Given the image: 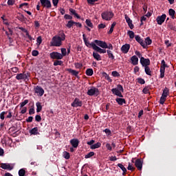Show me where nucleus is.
<instances>
[{"label":"nucleus","instance_id":"nucleus-49","mask_svg":"<svg viewBox=\"0 0 176 176\" xmlns=\"http://www.w3.org/2000/svg\"><path fill=\"white\" fill-rule=\"evenodd\" d=\"M19 176H24V175H25V170L24 169L19 170Z\"/></svg>","mask_w":176,"mask_h":176},{"label":"nucleus","instance_id":"nucleus-47","mask_svg":"<svg viewBox=\"0 0 176 176\" xmlns=\"http://www.w3.org/2000/svg\"><path fill=\"white\" fill-rule=\"evenodd\" d=\"M138 82L140 83V85H145V80H144V78H138Z\"/></svg>","mask_w":176,"mask_h":176},{"label":"nucleus","instance_id":"nucleus-54","mask_svg":"<svg viewBox=\"0 0 176 176\" xmlns=\"http://www.w3.org/2000/svg\"><path fill=\"white\" fill-rule=\"evenodd\" d=\"M39 54V52H38V50H33L32 52V56H33L34 57H36V56H38Z\"/></svg>","mask_w":176,"mask_h":176},{"label":"nucleus","instance_id":"nucleus-11","mask_svg":"<svg viewBox=\"0 0 176 176\" xmlns=\"http://www.w3.org/2000/svg\"><path fill=\"white\" fill-rule=\"evenodd\" d=\"M166 17H167L166 14H163L161 16H157L156 21H157V24L159 25H162V24H163V23H164V21H166Z\"/></svg>","mask_w":176,"mask_h":176},{"label":"nucleus","instance_id":"nucleus-34","mask_svg":"<svg viewBox=\"0 0 176 176\" xmlns=\"http://www.w3.org/2000/svg\"><path fill=\"white\" fill-rule=\"evenodd\" d=\"M93 74H94L93 69H87L86 70V75H87V76H93Z\"/></svg>","mask_w":176,"mask_h":176},{"label":"nucleus","instance_id":"nucleus-13","mask_svg":"<svg viewBox=\"0 0 176 176\" xmlns=\"http://www.w3.org/2000/svg\"><path fill=\"white\" fill-rule=\"evenodd\" d=\"M41 4L46 9H50L52 8V2L50 0H40Z\"/></svg>","mask_w":176,"mask_h":176},{"label":"nucleus","instance_id":"nucleus-36","mask_svg":"<svg viewBox=\"0 0 176 176\" xmlns=\"http://www.w3.org/2000/svg\"><path fill=\"white\" fill-rule=\"evenodd\" d=\"M102 75L106 80H108L109 82H112V79L111 78V77H109V75H108V74H107L106 72H103Z\"/></svg>","mask_w":176,"mask_h":176},{"label":"nucleus","instance_id":"nucleus-40","mask_svg":"<svg viewBox=\"0 0 176 176\" xmlns=\"http://www.w3.org/2000/svg\"><path fill=\"white\" fill-rule=\"evenodd\" d=\"M111 75L114 78H119V77H120V74H119V72H118L117 71L112 72H111Z\"/></svg>","mask_w":176,"mask_h":176},{"label":"nucleus","instance_id":"nucleus-18","mask_svg":"<svg viewBox=\"0 0 176 176\" xmlns=\"http://www.w3.org/2000/svg\"><path fill=\"white\" fill-rule=\"evenodd\" d=\"M0 167L3 168V170H13V167L10 166V164H1Z\"/></svg>","mask_w":176,"mask_h":176},{"label":"nucleus","instance_id":"nucleus-45","mask_svg":"<svg viewBox=\"0 0 176 176\" xmlns=\"http://www.w3.org/2000/svg\"><path fill=\"white\" fill-rule=\"evenodd\" d=\"M60 52H61V55L63 56V58L65 56H67V49L65 48H61L60 49Z\"/></svg>","mask_w":176,"mask_h":176},{"label":"nucleus","instance_id":"nucleus-57","mask_svg":"<svg viewBox=\"0 0 176 176\" xmlns=\"http://www.w3.org/2000/svg\"><path fill=\"white\" fill-rule=\"evenodd\" d=\"M106 148H107V151H112V149H113L112 146L109 143L106 144Z\"/></svg>","mask_w":176,"mask_h":176},{"label":"nucleus","instance_id":"nucleus-31","mask_svg":"<svg viewBox=\"0 0 176 176\" xmlns=\"http://www.w3.org/2000/svg\"><path fill=\"white\" fill-rule=\"evenodd\" d=\"M118 166L120 167V168H121V170L123 171L122 175H124V174L127 173V169H126V168L124 167V166H123V164H118Z\"/></svg>","mask_w":176,"mask_h":176},{"label":"nucleus","instance_id":"nucleus-14","mask_svg":"<svg viewBox=\"0 0 176 176\" xmlns=\"http://www.w3.org/2000/svg\"><path fill=\"white\" fill-rule=\"evenodd\" d=\"M94 42L96 45L100 46V47H102V49H105V47H107V43L105 41L95 40Z\"/></svg>","mask_w":176,"mask_h":176},{"label":"nucleus","instance_id":"nucleus-58","mask_svg":"<svg viewBox=\"0 0 176 176\" xmlns=\"http://www.w3.org/2000/svg\"><path fill=\"white\" fill-rule=\"evenodd\" d=\"M34 120V117L30 116L26 119L27 123H31Z\"/></svg>","mask_w":176,"mask_h":176},{"label":"nucleus","instance_id":"nucleus-53","mask_svg":"<svg viewBox=\"0 0 176 176\" xmlns=\"http://www.w3.org/2000/svg\"><path fill=\"white\" fill-rule=\"evenodd\" d=\"M35 120H36V122H41L42 121V117H41V116L40 115H36V116H35Z\"/></svg>","mask_w":176,"mask_h":176},{"label":"nucleus","instance_id":"nucleus-12","mask_svg":"<svg viewBox=\"0 0 176 176\" xmlns=\"http://www.w3.org/2000/svg\"><path fill=\"white\" fill-rule=\"evenodd\" d=\"M34 92L39 97H42V96H43V94H45V90L43 89V88H42L40 86H36V88L34 89Z\"/></svg>","mask_w":176,"mask_h":176},{"label":"nucleus","instance_id":"nucleus-43","mask_svg":"<svg viewBox=\"0 0 176 176\" xmlns=\"http://www.w3.org/2000/svg\"><path fill=\"white\" fill-rule=\"evenodd\" d=\"M8 113V111H2L0 113V119L1 120H5V116Z\"/></svg>","mask_w":176,"mask_h":176},{"label":"nucleus","instance_id":"nucleus-16","mask_svg":"<svg viewBox=\"0 0 176 176\" xmlns=\"http://www.w3.org/2000/svg\"><path fill=\"white\" fill-rule=\"evenodd\" d=\"M129 50H130V44H124L121 47V51L124 54H126L129 53Z\"/></svg>","mask_w":176,"mask_h":176},{"label":"nucleus","instance_id":"nucleus-63","mask_svg":"<svg viewBox=\"0 0 176 176\" xmlns=\"http://www.w3.org/2000/svg\"><path fill=\"white\" fill-rule=\"evenodd\" d=\"M164 72H166V70L160 69V78H164Z\"/></svg>","mask_w":176,"mask_h":176},{"label":"nucleus","instance_id":"nucleus-29","mask_svg":"<svg viewBox=\"0 0 176 176\" xmlns=\"http://www.w3.org/2000/svg\"><path fill=\"white\" fill-rule=\"evenodd\" d=\"M168 93H169L168 88L165 87L164 89L163 90L162 97L167 98V96H168Z\"/></svg>","mask_w":176,"mask_h":176},{"label":"nucleus","instance_id":"nucleus-60","mask_svg":"<svg viewBox=\"0 0 176 176\" xmlns=\"http://www.w3.org/2000/svg\"><path fill=\"white\" fill-rule=\"evenodd\" d=\"M105 27H107V25H105L104 23H100L98 25V28H99V30H102L105 28Z\"/></svg>","mask_w":176,"mask_h":176},{"label":"nucleus","instance_id":"nucleus-20","mask_svg":"<svg viewBox=\"0 0 176 176\" xmlns=\"http://www.w3.org/2000/svg\"><path fill=\"white\" fill-rule=\"evenodd\" d=\"M29 133L31 135H39V131L37 126L30 130Z\"/></svg>","mask_w":176,"mask_h":176},{"label":"nucleus","instance_id":"nucleus-4","mask_svg":"<svg viewBox=\"0 0 176 176\" xmlns=\"http://www.w3.org/2000/svg\"><path fill=\"white\" fill-rule=\"evenodd\" d=\"M113 16L114 14L112 11H105L101 14L102 19L106 21H110V20H112Z\"/></svg>","mask_w":176,"mask_h":176},{"label":"nucleus","instance_id":"nucleus-27","mask_svg":"<svg viewBox=\"0 0 176 176\" xmlns=\"http://www.w3.org/2000/svg\"><path fill=\"white\" fill-rule=\"evenodd\" d=\"M54 67H57V65L63 66L64 65V62H63V60H60V59H57L54 61Z\"/></svg>","mask_w":176,"mask_h":176},{"label":"nucleus","instance_id":"nucleus-61","mask_svg":"<svg viewBox=\"0 0 176 176\" xmlns=\"http://www.w3.org/2000/svg\"><path fill=\"white\" fill-rule=\"evenodd\" d=\"M35 113V109L34 108H30L29 109V115H34Z\"/></svg>","mask_w":176,"mask_h":176},{"label":"nucleus","instance_id":"nucleus-50","mask_svg":"<svg viewBox=\"0 0 176 176\" xmlns=\"http://www.w3.org/2000/svg\"><path fill=\"white\" fill-rule=\"evenodd\" d=\"M37 45H39L42 43V36H39L36 38Z\"/></svg>","mask_w":176,"mask_h":176},{"label":"nucleus","instance_id":"nucleus-62","mask_svg":"<svg viewBox=\"0 0 176 176\" xmlns=\"http://www.w3.org/2000/svg\"><path fill=\"white\" fill-rule=\"evenodd\" d=\"M104 131L105 132L106 134H107L108 135H111V134H112V132L109 129H105L104 130Z\"/></svg>","mask_w":176,"mask_h":176},{"label":"nucleus","instance_id":"nucleus-32","mask_svg":"<svg viewBox=\"0 0 176 176\" xmlns=\"http://www.w3.org/2000/svg\"><path fill=\"white\" fill-rule=\"evenodd\" d=\"M36 112L39 113L41 111H42V104H41V102H37L36 103Z\"/></svg>","mask_w":176,"mask_h":176},{"label":"nucleus","instance_id":"nucleus-51","mask_svg":"<svg viewBox=\"0 0 176 176\" xmlns=\"http://www.w3.org/2000/svg\"><path fill=\"white\" fill-rule=\"evenodd\" d=\"M144 94H148L149 93V87H146L143 89L142 90Z\"/></svg>","mask_w":176,"mask_h":176},{"label":"nucleus","instance_id":"nucleus-46","mask_svg":"<svg viewBox=\"0 0 176 176\" xmlns=\"http://www.w3.org/2000/svg\"><path fill=\"white\" fill-rule=\"evenodd\" d=\"M104 49H109V50H113V45H112V44L111 43L106 44V47H104Z\"/></svg>","mask_w":176,"mask_h":176},{"label":"nucleus","instance_id":"nucleus-41","mask_svg":"<svg viewBox=\"0 0 176 176\" xmlns=\"http://www.w3.org/2000/svg\"><path fill=\"white\" fill-rule=\"evenodd\" d=\"M85 23L88 27L93 28V23H91V21H90V19H86Z\"/></svg>","mask_w":176,"mask_h":176},{"label":"nucleus","instance_id":"nucleus-35","mask_svg":"<svg viewBox=\"0 0 176 176\" xmlns=\"http://www.w3.org/2000/svg\"><path fill=\"white\" fill-rule=\"evenodd\" d=\"M17 19L19 21H21V23H24V21H26L27 20V18H25L23 14L18 16Z\"/></svg>","mask_w":176,"mask_h":176},{"label":"nucleus","instance_id":"nucleus-23","mask_svg":"<svg viewBox=\"0 0 176 176\" xmlns=\"http://www.w3.org/2000/svg\"><path fill=\"white\" fill-rule=\"evenodd\" d=\"M92 56L97 61H101V55H100L98 53L94 52Z\"/></svg>","mask_w":176,"mask_h":176},{"label":"nucleus","instance_id":"nucleus-59","mask_svg":"<svg viewBox=\"0 0 176 176\" xmlns=\"http://www.w3.org/2000/svg\"><path fill=\"white\" fill-rule=\"evenodd\" d=\"M89 5H94L95 2H98V0H87Z\"/></svg>","mask_w":176,"mask_h":176},{"label":"nucleus","instance_id":"nucleus-55","mask_svg":"<svg viewBox=\"0 0 176 176\" xmlns=\"http://www.w3.org/2000/svg\"><path fill=\"white\" fill-rule=\"evenodd\" d=\"M64 19H65V20H72V16H71V15H69V14H65V16H64Z\"/></svg>","mask_w":176,"mask_h":176},{"label":"nucleus","instance_id":"nucleus-56","mask_svg":"<svg viewBox=\"0 0 176 176\" xmlns=\"http://www.w3.org/2000/svg\"><path fill=\"white\" fill-rule=\"evenodd\" d=\"M74 65H75V67L77 69H80L82 68V67H83V65H82V63H76L74 64Z\"/></svg>","mask_w":176,"mask_h":176},{"label":"nucleus","instance_id":"nucleus-37","mask_svg":"<svg viewBox=\"0 0 176 176\" xmlns=\"http://www.w3.org/2000/svg\"><path fill=\"white\" fill-rule=\"evenodd\" d=\"M101 146L100 142H97L96 144H94V145L91 146V149H97V148H100Z\"/></svg>","mask_w":176,"mask_h":176},{"label":"nucleus","instance_id":"nucleus-6","mask_svg":"<svg viewBox=\"0 0 176 176\" xmlns=\"http://www.w3.org/2000/svg\"><path fill=\"white\" fill-rule=\"evenodd\" d=\"M50 57L52 60H63V56L60 52H53L50 54Z\"/></svg>","mask_w":176,"mask_h":176},{"label":"nucleus","instance_id":"nucleus-25","mask_svg":"<svg viewBox=\"0 0 176 176\" xmlns=\"http://www.w3.org/2000/svg\"><path fill=\"white\" fill-rule=\"evenodd\" d=\"M168 14L170 16L171 19H175V10H174L173 8L169 9Z\"/></svg>","mask_w":176,"mask_h":176},{"label":"nucleus","instance_id":"nucleus-9","mask_svg":"<svg viewBox=\"0 0 176 176\" xmlns=\"http://www.w3.org/2000/svg\"><path fill=\"white\" fill-rule=\"evenodd\" d=\"M135 39L138 43L143 47V49H146V45H145V42H144V39L140 36V35L135 36Z\"/></svg>","mask_w":176,"mask_h":176},{"label":"nucleus","instance_id":"nucleus-52","mask_svg":"<svg viewBox=\"0 0 176 176\" xmlns=\"http://www.w3.org/2000/svg\"><path fill=\"white\" fill-rule=\"evenodd\" d=\"M166 98L164 96H161L160 100V104H161L162 105H163V104H164V102H166Z\"/></svg>","mask_w":176,"mask_h":176},{"label":"nucleus","instance_id":"nucleus-22","mask_svg":"<svg viewBox=\"0 0 176 176\" xmlns=\"http://www.w3.org/2000/svg\"><path fill=\"white\" fill-rule=\"evenodd\" d=\"M116 101L118 104V105H122L123 104H126V100L124 98H116Z\"/></svg>","mask_w":176,"mask_h":176},{"label":"nucleus","instance_id":"nucleus-17","mask_svg":"<svg viewBox=\"0 0 176 176\" xmlns=\"http://www.w3.org/2000/svg\"><path fill=\"white\" fill-rule=\"evenodd\" d=\"M94 50L97 52V53H100V54H104V53H107V50L102 49L97 45H94Z\"/></svg>","mask_w":176,"mask_h":176},{"label":"nucleus","instance_id":"nucleus-24","mask_svg":"<svg viewBox=\"0 0 176 176\" xmlns=\"http://www.w3.org/2000/svg\"><path fill=\"white\" fill-rule=\"evenodd\" d=\"M144 72L146 75H148V76H152V71L151 70V67H149V66L144 67Z\"/></svg>","mask_w":176,"mask_h":176},{"label":"nucleus","instance_id":"nucleus-3","mask_svg":"<svg viewBox=\"0 0 176 176\" xmlns=\"http://www.w3.org/2000/svg\"><path fill=\"white\" fill-rule=\"evenodd\" d=\"M124 92V89H123V86L122 85L118 84L117 85V88H113L111 89V93L114 94V96H117V97H120L121 98H123V95L122 93Z\"/></svg>","mask_w":176,"mask_h":176},{"label":"nucleus","instance_id":"nucleus-7","mask_svg":"<svg viewBox=\"0 0 176 176\" xmlns=\"http://www.w3.org/2000/svg\"><path fill=\"white\" fill-rule=\"evenodd\" d=\"M82 37H83V41H84V43L85 44V45L87 47H92V49L94 50V46H96V43L94 42L92 43H90L87 41V39L86 38V34H82Z\"/></svg>","mask_w":176,"mask_h":176},{"label":"nucleus","instance_id":"nucleus-15","mask_svg":"<svg viewBox=\"0 0 176 176\" xmlns=\"http://www.w3.org/2000/svg\"><path fill=\"white\" fill-rule=\"evenodd\" d=\"M142 160L141 159H137L135 162V166L140 171L142 170Z\"/></svg>","mask_w":176,"mask_h":176},{"label":"nucleus","instance_id":"nucleus-38","mask_svg":"<svg viewBox=\"0 0 176 176\" xmlns=\"http://www.w3.org/2000/svg\"><path fill=\"white\" fill-rule=\"evenodd\" d=\"M127 169L130 171H134L135 170V167H134V165L133 164L129 162Z\"/></svg>","mask_w":176,"mask_h":176},{"label":"nucleus","instance_id":"nucleus-26","mask_svg":"<svg viewBox=\"0 0 176 176\" xmlns=\"http://www.w3.org/2000/svg\"><path fill=\"white\" fill-rule=\"evenodd\" d=\"M68 72L69 74H72V75H74V76H78L79 75V72L72 69H67Z\"/></svg>","mask_w":176,"mask_h":176},{"label":"nucleus","instance_id":"nucleus-42","mask_svg":"<svg viewBox=\"0 0 176 176\" xmlns=\"http://www.w3.org/2000/svg\"><path fill=\"white\" fill-rule=\"evenodd\" d=\"M127 34L128 35H129L130 39H134V36H135L134 32L129 30L128 31Z\"/></svg>","mask_w":176,"mask_h":176},{"label":"nucleus","instance_id":"nucleus-33","mask_svg":"<svg viewBox=\"0 0 176 176\" xmlns=\"http://www.w3.org/2000/svg\"><path fill=\"white\" fill-rule=\"evenodd\" d=\"M74 24H75V21H74L73 20H70L67 21V23L66 24V27H67L68 28H71L72 27H74Z\"/></svg>","mask_w":176,"mask_h":176},{"label":"nucleus","instance_id":"nucleus-2","mask_svg":"<svg viewBox=\"0 0 176 176\" xmlns=\"http://www.w3.org/2000/svg\"><path fill=\"white\" fill-rule=\"evenodd\" d=\"M30 76H31L30 72H23V73L17 74L15 78L16 80H23L27 83L30 80Z\"/></svg>","mask_w":176,"mask_h":176},{"label":"nucleus","instance_id":"nucleus-5","mask_svg":"<svg viewBox=\"0 0 176 176\" xmlns=\"http://www.w3.org/2000/svg\"><path fill=\"white\" fill-rule=\"evenodd\" d=\"M87 96L98 97L100 96V90L96 87H91V89H88L87 92Z\"/></svg>","mask_w":176,"mask_h":176},{"label":"nucleus","instance_id":"nucleus-1","mask_svg":"<svg viewBox=\"0 0 176 176\" xmlns=\"http://www.w3.org/2000/svg\"><path fill=\"white\" fill-rule=\"evenodd\" d=\"M65 41V34L63 31H60L58 35L52 37L50 42V46H54L55 47H60L63 45V41Z\"/></svg>","mask_w":176,"mask_h":176},{"label":"nucleus","instance_id":"nucleus-64","mask_svg":"<svg viewBox=\"0 0 176 176\" xmlns=\"http://www.w3.org/2000/svg\"><path fill=\"white\" fill-rule=\"evenodd\" d=\"M11 71H12V72H14V73H17V72H19V69H18V67H12V68H11Z\"/></svg>","mask_w":176,"mask_h":176},{"label":"nucleus","instance_id":"nucleus-39","mask_svg":"<svg viewBox=\"0 0 176 176\" xmlns=\"http://www.w3.org/2000/svg\"><path fill=\"white\" fill-rule=\"evenodd\" d=\"M168 28L170 29V30H172V31H175L176 32V28H175V25H174V24L170 23H168Z\"/></svg>","mask_w":176,"mask_h":176},{"label":"nucleus","instance_id":"nucleus-48","mask_svg":"<svg viewBox=\"0 0 176 176\" xmlns=\"http://www.w3.org/2000/svg\"><path fill=\"white\" fill-rule=\"evenodd\" d=\"M124 19H125L127 24H129V23H131L133 21L131 19H130V17H129V16L127 14L124 15Z\"/></svg>","mask_w":176,"mask_h":176},{"label":"nucleus","instance_id":"nucleus-19","mask_svg":"<svg viewBox=\"0 0 176 176\" xmlns=\"http://www.w3.org/2000/svg\"><path fill=\"white\" fill-rule=\"evenodd\" d=\"M70 144L73 148H78L79 146V140L78 139H72L70 140Z\"/></svg>","mask_w":176,"mask_h":176},{"label":"nucleus","instance_id":"nucleus-28","mask_svg":"<svg viewBox=\"0 0 176 176\" xmlns=\"http://www.w3.org/2000/svg\"><path fill=\"white\" fill-rule=\"evenodd\" d=\"M145 45H146V48L149 46V45H152V39H151V37H146L145 38Z\"/></svg>","mask_w":176,"mask_h":176},{"label":"nucleus","instance_id":"nucleus-21","mask_svg":"<svg viewBox=\"0 0 176 176\" xmlns=\"http://www.w3.org/2000/svg\"><path fill=\"white\" fill-rule=\"evenodd\" d=\"M131 64L133 65H138V57L134 55L131 58Z\"/></svg>","mask_w":176,"mask_h":176},{"label":"nucleus","instance_id":"nucleus-8","mask_svg":"<svg viewBox=\"0 0 176 176\" xmlns=\"http://www.w3.org/2000/svg\"><path fill=\"white\" fill-rule=\"evenodd\" d=\"M140 64L142 65V67H148V65H151V60H149V58H145L141 56Z\"/></svg>","mask_w":176,"mask_h":176},{"label":"nucleus","instance_id":"nucleus-30","mask_svg":"<svg viewBox=\"0 0 176 176\" xmlns=\"http://www.w3.org/2000/svg\"><path fill=\"white\" fill-rule=\"evenodd\" d=\"M107 53L108 54V57L109 58H111V60H115V56L113 55V54L112 53V51L107 50Z\"/></svg>","mask_w":176,"mask_h":176},{"label":"nucleus","instance_id":"nucleus-10","mask_svg":"<svg viewBox=\"0 0 176 176\" xmlns=\"http://www.w3.org/2000/svg\"><path fill=\"white\" fill-rule=\"evenodd\" d=\"M83 105V102H82L79 98H76L73 102L71 104V106L77 108V107H82Z\"/></svg>","mask_w":176,"mask_h":176},{"label":"nucleus","instance_id":"nucleus-44","mask_svg":"<svg viewBox=\"0 0 176 176\" xmlns=\"http://www.w3.org/2000/svg\"><path fill=\"white\" fill-rule=\"evenodd\" d=\"M29 102L28 100H25L23 102L20 103V108H23Z\"/></svg>","mask_w":176,"mask_h":176}]
</instances>
